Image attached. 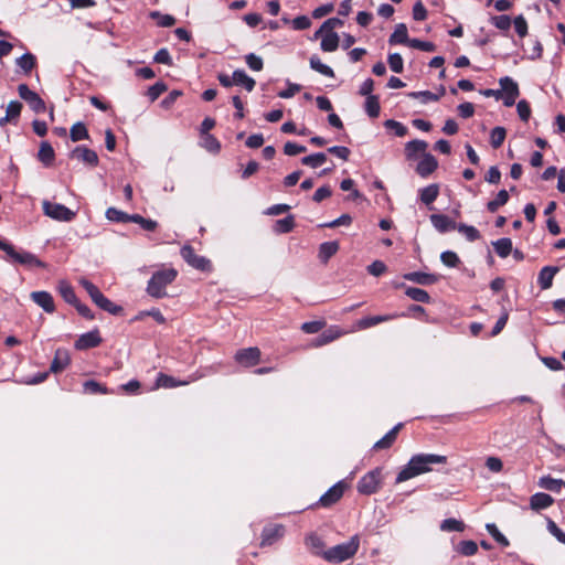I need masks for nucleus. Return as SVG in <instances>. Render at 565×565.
I'll list each match as a JSON object with an SVG mask.
<instances>
[{"mask_svg": "<svg viewBox=\"0 0 565 565\" xmlns=\"http://www.w3.org/2000/svg\"><path fill=\"white\" fill-rule=\"evenodd\" d=\"M447 457L435 454L414 455L406 466L398 472L396 483L404 482L419 475L431 471V465H445Z\"/></svg>", "mask_w": 565, "mask_h": 565, "instance_id": "obj_1", "label": "nucleus"}, {"mask_svg": "<svg viewBox=\"0 0 565 565\" xmlns=\"http://www.w3.org/2000/svg\"><path fill=\"white\" fill-rule=\"evenodd\" d=\"M360 548V535L354 534L345 543L338 544L323 551L321 557L329 563H342L352 558Z\"/></svg>", "mask_w": 565, "mask_h": 565, "instance_id": "obj_2", "label": "nucleus"}, {"mask_svg": "<svg viewBox=\"0 0 565 565\" xmlns=\"http://www.w3.org/2000/svg\"><path fill=\"white\" fill-rule=\"evenodd\" d=\"M178 276V270L170 268H162L154 271L147 285V292L149 296L160 299L167 296L166 288L172 284Z\"/></svg>", "mask_w": 565, "mask_h": 565, "instance_id": "obj_3", "label": "nucleus"}, {"mask_svg": "<svg viewBox=\"0 0 565 565\" xmlns=\"http://www.w3.org/2000/svg\"><path fill=\"white\" fill-rule=\"evenodd\" d=\"M0 249L3 250L7 256L9 257L8 260L11 263H15L19 265H23L25 267H39V268H45L46 264L39 259L34 254L25 250H17L15 247L4 241L0 239Z\"/></svg>", "mask_w": 565, "mask_h": 565, "instance_id": "obj_4", "label": "nucleus"}, {"mask_svg": "<svg viewBox=\"0 0 565 565\" xmlns=\"http://www.w3.org/2000/svg\"><path fill=\"white\" fill-rule=\"evenodd\" d=\"M81 285L86 290V292L89 295L93 302L98 306L100 309L114 315L118 316L121 315L124 309L121 306H118L110 301L107 297L104 296V294L99 290L97 286H95L92 281L87 279H82Z\"/></svg>", "mask_w": 565, "mask_h": 565, "instance_id": "obj_5", "label": "nucleus"}, {"mask_svg": "<svg viewBox=\"0 0 565 565\" xmlns=\"http://www.w3.org/2000/svg\"><path fill=\"white\" fill-rule=\"evenodd\" d=\"M382 468L377 467L365 473L358 482L356 489L359 493L370 495L376 493L382 483Z\"/></svg>", "mask_w": 565, "mask_h": 565, "instance_id": "obj_6", "label": "nucleus"}, {"mask_svg": "<svg viewBox=\"0 0 565 565\" xmlns=\"http://www.w3.org/2000/svg\"><path fill=\"white\" fill-rule=\"evenodd\" d=\"M180 254L191 267L203 273H211L213 270L212 262L204 256L198 255L191 245H184Z\"/></svg>", "mask_w": 565, "mask_h": 565, "instance_id": "obj_7", "label": "nucleus"}, {"mask_svg": "<svg viewBox=\"0 0 565 565\" xmlns=\"http://www.w3.org/2000/svg\"><path fill=\"white\" fill-rule=\"evenodd\" d=\"M43 213L58 222H71L75 218L76 212L61 203H53L47 200L42 202Z\"/></svg>", "mask_w": 565, "mask_h": 565, "instance_id": "obj_8", "label": "nucleus"}, {"mask_svg": "<svg viewBox=\"0 0 565 565\" xmlns=\"http://www.w3.org/2000/svg\"><path fill=\"white\" fill-rule=\"evenodd\" d=\"M70 159L83 162L89 168H96L99 163L98 154L95 150L86 146L75 147L68 154Z\"/></svg>", "mask_w": 565, "mask_h": 565, "instance_id": "obj_9", "label": "nucleus"}, {"mask_svg": "<svg viewBox=\"0 0 565 565\" xmlns=\"http://www.w3.org/2000/svg\"><path fill=\"white\" fill-rule=\"evenodd\" d=\"M347 483L344 481H339L334 486H332L326 493H323L319 501L315 504L322 508H330L335 504L343 497L344 491L347 489Z\"/></svg>", "mask_w": 565, "mask_h": 565, "instance_id": "obj_10", "label": "nucleus"}, {"mask_svg": "<svg viewBox=\"0 0 565 565\" xmlns=\"http://www.w3.org/2000/svg\"><path fill=\"white\" fill-rule=\"evenodd\" d=\"M499 84L501 86L503 104L507 107H511L515 104L516 98L520 95L518 83L511 77L505 76L500 78Z\"/></svg>", "mask_w": 565, "mask_h": 565, "instance_id": "obj_11", "label": "nucleus"}, {"mask_svg": "<svg viewBox=\"0 0 565 565\" xmlns=\"http://www.w3.org/2000/svg\"><path fill=\"white\" fill-rule=\"evenodd\" d=\"M19 96L25 100L32 110L35 113H44L46 109L44 100L39 96L38 93L31 90L26 84H20L18 86Z\"/></svg>", "mask_w": 565, "mask_h": 565, "instance_id": "obj_12", "label": "nucleus"}, {"mask_svg": "<svg viewBox=\"0 0 565 565\" xmlns=\"http://www.w3.org/2000/svg\"><path fill=\"white\" fill-rule=\"evenodd\" d=\"M262 352L257 347H250L236 351L234 360L244 367H252L260 362Z\"/></svg>", "mask_w": 565, "mask_h": 565, "instance_id": "obj_13", "label": "nucleus"}, {"mask_svg": "<svg viewBox=\"0 0 565 565\" xmlns=\"http://www.w3.org/2000/svg\"><path fill=\"white\" fill-rule=\"evenodd\" d=\"M103 342L100 332L97 328L94 330L83 333L75 341L74 347L76 350L85 351L93 348H97Z\"/></svg>", "mask_w": 565, "mask_h": 565, "instance_id": "obj_14", "label": "nucleus"}, {"mask_svg": "<svg viewBox=\"0 0 565 565\" xmlns=\"http://www.w3.org/2000/svg\"><path fill=\"white\" fill-rule=\"evenodd\" d=\"M285 527L279 524L268 525L263 529L260 546H270L282 537Z\"/></svg>", "mask_w": 565, "mask_h": 565, "instance_id": "obj_15", "label": "nucleus"}, {"mask_svg": "<svg viewBox=\"0 0 565 565\" xmlns=\"http://www.w3.org/2000/svg\"><path fill=\"white\" fill-rule=\"evenodd\" d=\"M31 300L41 307L46 313H53L55 311V303L53 296L45 290L32 291L30 294Z\"/></svg>", "mask_w": 565, "mask_h": 565, "instance_id": "obj_16", "label": "nucleus"}, {"mask_svg": "<svg viewBox=\"0 0 565 565\" xmlns=\"http://www.w3.org/2000/svg\"><path fill=\"white\" fill-rule=\"evenodd\" d=\"M438 168L437 159L429 152L424 153L416 167V172L422 178H427Z\"/></svg>", "mask_w": 565, "mask_h": 565, "instance_id": "obj_17", "label": "nucleus"}, {"mask_svg": "<svg viewBox=\"0 0 565 565\" xmlns=\"http://www.w3.org/2000/svg\"><path fill=\"white\" fill-rule=\"evenodd\" d=\"M404 427L403 423L396 424L380 440L373 445V450H383L391 448L397 439L398 433Z\"/></svg>", "mask_w": 565, "mask_h": 565, "instance_id": "obj_18", "label": "nucleus"}, {"mask_svg": "<svg viewBox=\"0 0 565 565\" xmlns=\"http://www.w3.org/2000/svg\"><path fill=\"white\" fill-rule=\"evenodd\" d=\"M71 363V358L66 349H57L50 365V372L57 374L65 370Z\"/></svg>", "mask_w": 565, "mask_h": 565, "instance_id": "obj_19", "label": "nucleus"}, {"mask_svg": "<svg viewBox=\"0 0 565 565\" xmlns=\"http://www.w3.org/2000/svg\"><path fill=\"white\" fill-rule=\"evenodd\" d=\"M429 220L439 233L457 230L458 224L445 214H431Z\"/></svg>", "mask_w": 565, "mask_h": 565, "instance_id": "obj_20", "label": "nucleus"}, {"mask_svg": "<svg viewBox=\"0 0 565 565\" xmlns=\"http://www.w3.org/2000/svg\"><path fill=\"white\" fill-rule=\"evenodd\" d=\"M404 278L406 280L416 282L418 285H424V286L433 285V284H436L437 281H439L438 275L423 273V271L407 273L404 275Z\"/></svg>", "mask_w": 565, "mask_h": 565, "instance_id": "obj_21", "label": "nucleus"}, {"mask_svg": "<svg viewBox=\"0 0 565 565\" xmlns=\"http://www.w3.org/2000/svg\"><path fill=\"white\" fill-rule=\"evenodd\" d=\"M195 377L191 376L189 380L185 381H178L171 375L159 373L156 380V385L158 387H164V388H173L178 386H184L193 382Z\"/></svg>", "mask_w": 565, "mask_h": 565, "instance_id": "obj_22", "label": "nucleus"}, {"mask_svg": "<svg viewBox=\"0 0 565 565\" xmlns=\"http://www.w3.org/2000/svg\"><path fill=\"white\" fill-rule=\"evenodd\" d=\"M340 248L337 241L324 242L320 244L318 250V258L322 264H327L331 257H333Z\"/></svg>", "mask_w": 565, "mask_h": 565, "instance_id": "obj_23", "label": "nucleus"}, {"mask_svg": "<svg viewBox=\"0 0 565 565\" xmlns=\"http://www.w3.org/2000/svg\"><path fill=\"white\" fill-rule=\"evenodd\" d=\"M428 143L425 140L414 139L405 145V156L407 160H413L418 153H427Z\"/></svg>", "mask_w": 565, "mask_h": 565, "instance_id": "obj_24", "label": "nucleus"}, {"mask_svg": "<svg viewBox=\"0 0 565 565\" xmlns=\"http://www.w3.org/2000/svg\"><path fill=\"white\" fill-rule=\"evenodd\" d=\"M557 271L558 267L555 266H545L540 270L537 284L540 285L541 289L545 290L552 287L553 278Z\"/></svg>", "mask_w": 565, "mask_h": 565, "instance_id": "obj_25", "label": "nucleus"}, {"mask_svg": "<svg viewBox=\"0 0 565 565\" xmlns=\"http://www.w3.org/2000/svg\"><path fill=\"white\" fill-rule=\"evenodd\" d=\"M411 40L412 39L408 38V31H407L406 24L398 23L395 26L394 32L391 34V36L388 39V43L391 45L404 44V45L409 46Z\"/></svg>", "mask_w": 565, "mask_h": 565, "instance_id": "obj_26", "label": "nucleus"}, {"mask_svg": "<svg viewBox=\"0 0 565 565\" xmlns=\"http://www.w3.org/2000/svg\"><path fill=\"white\" fill-rule=\"evenodd\" d=\"M554 503V499L544 492H537L530 499V507L534 511L550 508Z\"/></svg>", "mask_w": 565, "mask_h": 565, "instance_id": "obj_27", "label": "nucleus"}, {"mask_svg": "<svg viewBox=\"0 0 565 565\" xmlns=\"http://www.w3.org/2000/svg\"><path fill=\"white\" fill-rule=\"evenodd\" d=\"M233 85L243 86L247 92H252L256 86V82L244 70H235L233 72Z\"/></svg>", "mask_w": 565, "mask_h": 565, "instance_id": "obj_28", "label": "nucleus"}, {"mask_svg": "<svg viewBox=\"0 0 565 565\" xmlns=\"http://www.w3.org/2000/svg\"><path fill=\"white\" fill-rule=\"evenodd\" d=\"M38 159L45 167H51L55 160V151L49 141H42L38 152Z\"/></svg>", "mask_w": 565, "mask_h": 565, "instance_id": "obj_29", "label": "nucleus"}, {"mask_svg": "<svg viewBox=\"0 0 565 565\" xmlns=\"http://www.w3.org/2000/svg\"><path fill=\"white\" fill-rule=\"evenodd\" d=\"M395 318H398V313L365 317L358 321V327L360 329H369L379 323L386 322V321L393 320Z\"/></svg>", "mask_w": 565, "mask_h": 565, "instance_id": "obj_30", "label": "nucleus"}, {"mask_svg": "<svg viewBox=\"0 0 565 565\" xmlns=\"http://www.w3.org/2000/svg\"><path fill=\"white\" fill-rule=\"evenodd\" d=\"M83 393L85 394H111L113 391L109 390L105 384H102L95 380H88L83 383Z\"/></svg>", "mask_w": 565, "mask_h": 565, "instance_id": "obj_31", "label": "nucleus"}, {"mask_svg": "<svg viewBox=\"0 0 565 565\" xmlns=\"http://www.w3.org/2000/svg\"><path fill=\"white\" fill-rule=\"evenodd\" d=\"M438 195H439V186L436 183L430 184V185L425 186L419 190V199L426 205H429L433 202H435L436 199L438 198Z\"/></svg>", "mask_w": 565, "mask_h": 565, "instance_id": "obj_32", "label": "nucleus"}, {"mask_svg": "<svg viewBox=\"0 0 565 565\" xmlns=\"http://www.w3.org/2000/svg\"><path fill=\"white\" fill-rule=\"evenodd\" d=\"M446 93L444 86H441V93L435 94L429 90L412 92L408 94L411 98L420 99L422 103L426 104L429 102H438Z\"/></svg>", "mask_w": 565, "mask_h": 565, "instance_id": "obj_33", "label": "nucleus"}, {"mask_svg": "<svg viewBox=\"0 0 565 565\" xmlns=\"http://www.w3.org/2000/svg\"><path fill=\"white\" fill-rule=\"evenodd\" d=\"M58 291L64 301L72 306H75V303L79 301L76 297L74 288L67 281H60Z\"/></svg>", "mask_w": 565, "mask_h": 565, "instance_id": "obj_34", "label": "nucleus"}, {"mask_svg": "<svg viewBox=\"0 0 565 565\" xmlns=\"http://www.w3.org/2000/svg\"><path fill=\"white\" fill-rule=\"evenodd\" d=\"M509 192L504 189L500 190L497 196L487 203V210L490 213H495L501 206L505 205L509 201Z\"/></svg>", "mask_w": 565, "mask_h": 565, "instance_id": "obj_35", "label": "nucleus"}, {"mask_svg": "<svg viewBox=\"0 0 565 565\" xmlns=\"http://www.w3.org/2000/svg\"><path fill=\"white\" fill-rule=\"evenodd\" d=\"M295 226L296 223L294 215H288L275 222L274 232L277 234H287L290 233Z\"/></svg>", "mask_w": 565, "mask_h": 565, "instance_id": "obj_36", "label": "nucleus"}, {"mask_svg": "<svg viewBox=\"0 0 565 565\" xmlns=\"http://www.w3.org/2000/svg\"><path fill=\"white\" fill-rule=\"evenodd\" d=\"M539 486L552 492H559L562 487H564V481L551 476H543L539 480Z\"/></svg>", "mask_w": 565, "mask_h": 565, "instance_id": "obj_37", "label": "nucleus"}, {"mask_svg": "<svg viewBox=\"0 0 565 565\" xmlns=\"http://www.w3.org/2000/svg\"><path fill=\"white\" fill-rule=\"evenodd\" d=\"M70 138L73 142H77L81 140H88L89 134H88V130H87L85 124H83L81 121L74 124L70 130Z\"/></svg>", "mask_w": 565, "mask_h": 565, "instance_id": "obj_38", "label": "nucleus"}, {"mask_svg": "<svg viewBox=\"0 0 565 565\" xmlns=\"http://www.w3.org/2000/svg\"><path fill=\"white\" fill-rule=\"evenodd\" d=\"M324 52H334L339 46V36L335 32H326L320 43Z\"/></svg>", "mask_w": 565, "mask_h": 565, "instance_id": "obj_39", "label": "nucleus"}, {"mask_svg": "<svg viewBox=\"0 0 565 565\" xmlns=\"http://www.w3.org/2000/svg\"><path fill=\"white\" fill-rule=\"evenodd\" d=\"M406 296H408L412 300L423 303H429L431 298L429 294L417 287H407L405 290Z\"/></svg>", "mask_w": 565, "mask_h": 565, "instance_id": "obj_40", "label": "nucleus"}, {"mask_svg": "<svg viewBox=\"0 0 565 565\" xmlns=\"http://www.w3.org/2000/svg\"><path fill=\"white\" fill-rule=\"evenodd\" d=\"M106 217L110 222L115 223H129L131 222V214L120 211L116 207H108L106 210Z\"/></svg>", "mask_w": 565, "mask_h": 565, "instance_id": "obj_41", "label": "nucleus"}, {"mask_svg": "<svg viewBox=\"0 0 565 565\" xmlns=\"http://www.w3.org/2000/svg\"><path fill=\"white\" fill-rule=\"evenodd\" d=\"M493 247L501 258H505L512 253V241L508 237L500 238L493 242Z\"/></svg>", "mask_w": 565, "mask_h": 565, "instance_id": "obj_42", "label": "nucleus"}, {"mask_svg": "<svg viewBox=\"0 0 565 565\" xmlns=\"http://www.w3.org/2000/svg\"><path fill=\"white\" fill-rule=\"evenodd\" d=\"M17 64L25 74H30L36 66V57L32 53H25L17 58Z\"/></svg>", "mask_w": 565, "mask_h": 565, "instance_id": "obj_43", "label": "nucleus"}, {"mask_svg": "<svg viewBox=\"0 0 565 565\" xmlns=\"http://www.w3.org/2000/svg\"><path fill=\"white\" fill-rule=\"evenodd\" d=\"M309 62H310V67L312 70H315L316 72H318V73H320V74H322V75H324L327 77H334L335 76L333 70L330 66L323 64L321 62V60L317 55H312L310 57Z\"/></svg>", "mask_w": 565, "mask_h": 565, "instance_id": "obj_44", "label": "nucleus"}, {"mask_svg": "<svg viewBox=\"0 0 565 565\" xmlns=\"http://www.w3.org/2000/svg\"><path fill=\"white\" fill-rule=\"evenodd\" d=\"M201 146L211 153H218L221 142L213 135L201 136Z\"/></svg>", "mask_w": 565, "mask_h": 565, "instance_id": "obj_45", "label": "nucleus"}, {"mask_svg": "<svg viewBox=\"0 0 565 565\" xmlns=\"http://www.w3.org/2000/svg\"><path fill=\"white\" fill-rule=\"evenodd\" d=\"M505 137H507L505 128L500 127V126L494 127L491 130V135H490V143H491L492 148H494V149L500 148L503 145Z\"/></svg>", "mask_w": 565, "mask_h": 565, "instance_id": "obj_46", "label": "nucleus"}, {"mask_svg": "<svg viewBox=\"0 0 565 565\" xmlns=\"http://www.w3.org/2000/svg\"><path fill=\"white\" fill-rule=\"evenodd\" d=\"M327 161V156L323 152H317L313 154L306 156L301 159L303 166L310 168H318Z\"/></svg>", "mask_w": 565, "mask_h": 565, "instance_id": "obj_47", "label": "nucleus"}, {"mask_svg": "<svg viewBox=\"0 0 565 565\" xmlns=\"http://www.w3.org/2000/svg\"><path fill=\"white\" fill-rule=\"evenodd\" d=\"M150 18L157 21V24L161 28H170L175 24L177 20L171 14H162L159 11L150 12Z\"/></svg>", "mask_w": 565, "mask_h": 565, "instance_id": "obj_48", "label": "nucleus"}, {"mask_svg": "<svg viewBox=\"0 0 565 565\" xmlns=\"http://www.w3.org/2000/svg\"><path fill=\"white\" fill-rule=\"evenodd\" d=\"M365 111L371 118H377L380 116L381 106L377 96L371 95L366 97Z\"/></svg>", "mask_w": 565, "mask_h": 565, "instance_id": "obj_49", "label": "nucleus"}, {"mask_svg": "<svg viewBox=\"0 0 565 565\" xmlns=\"http://www.w3.org/2000/svg\"><path fill=\"white\" fill-rule=\"evenodd\" d=\"M490 23L502 32H508L511 28L512 20L507 14L493 15L490 18Z\"/></svg>", "mask_w": 565, "mask_h": 565, "instance_id": "obj_50", "label": "nucleus"}, {"mask_svg": "<svg viewBox=\"0 0 565 565\" xmlns=\"http://www.w3.org/2000/svg\"><path fill=\"white\" fill-rule=\"evenodd\" d=\"M457 231L463 234L469 242H476L481 237L480 232L475 226L465 223H459Z\"/></svg>", "mask_w": 565, "mask_h": 565, "instance_id": "obj_51", "label": "nucleus"}, {"mask_svg": "<svg viewBox=\"0 0 565 565\" xmlns=\"http://www.w3.org/2000/svg\"><path fill=\"white\" fill-rule=\"evenodd\" d=\"M131 223L140 225L147 232H153L158 227L157 221L145 218L140 214H131Z\"/></svg>", "mask_w": 565, "mask_h": 565, "instance_id": "obj_52", "label": "nucleus"}, {"mask_svg": "<svg viewBox=\"0 0 565 565\" xmlns=\"http://www.w3.org/2000/svg\"><path fill=\"white\" fill-rule=\"evenodd\" d=\"M456 551L460 553L463 556H472L478 551V545L475 541H461L457 547Z\"/></svg>", "mask_w": 565, "mask_h": 565, "instance_id": "obj_53", "label": "nucleus"}, {"mask_svg": "<svg viewBox=\"0 0 565 565\" xmlns=\"http://www.w3.org/2000/svg\"><path fill=\"white\" fill-rule=\"evenodd\" d=\"M343 25V21L339 18H330L326 20L321 28L315 33V38H319L322 32H333L335 28H340Z\"/></svg>", "mask_w": 565, "mask_h": 565, "instance_id": "obj_54", "label": "nucleus"}, {"mask_svg": "<svg viewBox=\"0 0 565 565\" xmlns=\"http://www.w3.org/2000/svg\"><path fill=\"white\" fill-rule=\"evenodd\" d=\"M440 530L445 532H462L465 524L456 519H446L441 522Z\"/></svg>", "mask_w": 565, "mask_h": 565, "instance_id": "obj_55", "label": "nucleus"}, {"mask_svg": "<svg viewBox=\"0 0 565 565\" xmlns=\"http://www.w3.org/2000/svg\"><path fill=\"white\" fill-rule=\"evenodd\" d=\"M326 324L327 322L324 320L308 321L303 322L300 329L307 334H315L320 332L326 327Z\"/></svg>", "mask_w": 565, "mask_h": 565, "instance_id": "obj_56", "label": "nucleus"}, {"mask_svg": "<svg viewBox=\"0 0 565 565\" xmlns=\"http://www.w3.org/2000/svg\"><path fill=\"white\" fill-rule=\"evenodd\" d=\"M441 263L450 268L458 267L461 263L459 256L452 250H446L440 254Z\"/></svg>", "mask_w": 565, "mask_h": 565, "instance_id": "obj_57", "label": "nucleus"}, {"mask_svg": "<svg viewBox=\"0 0 565 565\" xmlns=\"http://www.w3.org/2000/svg\"><path fill=\"white\" fill-rule=\"evenodd\" d=\"M486 529L495 542H498L502 546L510 545L509 540L499 531L498 526L494 523L487 524Z\"/></svg>", "mask_w": 565, "mask_h": 565, "instance_id": "obj_58", "label": "nucleus"}, {"mask_svg": "<svg viewBox=\"0 0 565 565\" xmlns=\"http://www.w3.org/2000/svg\"><path fill=\"white\" fill-rule=\"evenodd\" d=\"M385 128L392 129L397 137H404L407 135L408 129L402 122L394 119H387L384 122Z\"/></svg>", "mask_w": 565, "mask_h": 565, "instance_id": "obj_59", "label": "nucleus"}, {"mask_svg": "<svg viewBox=\"0 0 565 565\" xmlns=\"http://www.w3.org/2000/svg\"><path fill=\"white\" fill-rule=\"evenodd\" d=\"M168 89L167 85L163 82H157L152 86L148 88L147 96L151 102H154Z\"/></svg>", "mask_w": 565, "mask_h": 565, "instance_id": "obj_60", "label": "nucleus"}, {"mask_svg": "<svg viewBox=\"0 0 565 565\" xmlns=\"http://www.w3.org/2000/svg\"><path fill=\"white\" fill-rule=\"evenodd\" d=\"M245 62L248 67L254 72H259L264 67L263 58L254 53H249L245 56Z\"/></svg>", "mask_w": 565, "mask_h": 565, "instance_id": "obj_61", "label": "nucleus"}, {"mask_svg": "<svg viewBox=\"0 0 565 565\" xmlns=\"http://www.w3.org/2000/svg\"><path fill=\"white\" fill-rule=\"evenodd\" d=\"M22 107L23 106L19 100H11L7 106L6 115L12 121L17 120L21 115Z\"/></svg>", "mask_w": 565, "mask_h": 565, "instance_id": "obj_62", "label": "nucleus"}, {"mask_svg": "<svg viewBox=\"0 0 565 565\" xmlns=\"http://www.w3.org/2000/svg\"><path fill=\"white\" fill-rule=\"evenodd\" d=\"M390 68L395 73H402L404 70L403 57L399 53H392L388 55Z\"/></svg>", "mask_w": 565, "mask_h": 565, "instance_id": "obj_63", "label": "nucleus"}, {"mask_svg": "<svg viewBox=\"0 0 565 565\" xmlns=\"http://www.w3.org/2000/svg\"><path fill=\"white\" fill-rule=\"evenodd\" d=\"M513 24H514L515 32L518 33V35L520 38H524L527 34V30H529L527 22L522 14L514 18Z\"/></svg>", "mask_w": 565, "mask_h": 565, "instance_id": "obj_64", "label": "nucleus"}]
</instances>
